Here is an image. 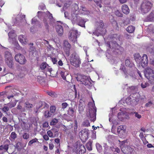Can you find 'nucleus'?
<instances>
[{"label":"nucleus","instance_id":"f257e3e1","mask_svg":"<svg viewBox=\"0 0 154 154\" xmlns=\"http://www.w3.org/2000/svg\"><path fill=\"white\" fill-rule=\"evenodd\" d=\"M153 6V3L148 0H144L141 4L139 10L142 14L148 12Z\"/></svg>","mask_w":154,"mask_h":154},{"label":"nucleus","instance_id":"f03ea898","mask_svg":"<svg viewBox=\"0 0 154 154\" xmlns=\"http://www.w3.org/2000/svg\"><path fill=\"white\" fill-rule=\"evenodd\" d=\"M72 23H76L78 25L81 27H84L86 20L79 16L78 14H73L72 17H71Z\"/></svg>","mask_w":154,"mask_h":154},{"label":"nucleus","instance_id":"7ed1b4c3","mask_svg":"<svg viewBox=\"0 0 154 154\" xmlns=\"http://www.w3.org/2000/svg\"><path fill=\"white\" fill-rule=\"evenodd\" d=\"M70 61L72 65L76 67L79 66L81 63V60L79 57L75 54H72L70 56Z\"/></svg>","mask_w":154,"mask_h":154},{"label":"nucleus","instance_id":"20e7f679","mask_svg":"<svg viewBox=\"0 0 154 154\" xmlns=\"http://www.w3.org/2000/svg\"><path fill=\"white\" fill-rule=\"evenodd\" d=\"M145 76L151 84L154 83V71L149 68H147L144 72Z\"/></svg>","mask_w":154,"mask_h":154},{"label":"nucleus","instance_id":"39448f33","mask_svg":"<svg viewBox=\"0 0 154 154\" xmlns=\"http://www.w3.org/2000/svg\"><path fill=\"white\" fill-rule=\"evenodd\" d=\"M14 59L17 62L20 64H24L26 62L25 56L20 53L16 54L15 56Z\"/></svg>","mask_w":154,"mask_h":154},{"label":"nucleus","instance_id":"423d86ee","mask_svg":"<svg viewBox=\"0 0 154 154\" xmlns=\"http://www.w3.org/2000/svg\"><path fill=\"white\" fill-rule=\"evenodd\" d=\"M117 132L121 138L124 137L126 135L125 126L124 125L119 126L117 128Z\"/></svg>","mask_w":154,"mask_h":154},{"label":"nucleus","instance_id":"0eeeda50","mask_svg":"<svg viewBox=\"0 0 154 154\" xmlns=\"http://www.w3.org/2000/svg\"><path fill=\"white\" fill-rule=\"evenodd\" d=\"M89 135L88 131L84 129L82 130L79 133V137L82 140L85 141L87 140Z\"/></svg>","mask_w":154,"mask_h":154},{"label":"nucleus","instance_id":"6e6552de","mask_svg":"<svg viewBox=\"0 0 154 154\" xmlns=\"http://www.w3.org/2000/svg\"><path fill=\"white\" fill-rule=\"evenodd\" d=\"M96 111V108L95 106L94 107V106H93V109L91 108L89 109V113L87 116L88 117L91 118V120L92 121H94L95 120Z\"/></svg>","mask_w":154,"mask_h":154},{"label":"nucleus","instance_id":"1a4fd4ad","mask_svg":"<svg viewBox=\"0 0 154 154\" xmlns=\"http://www.w3.org/2000/svg\"><path fill=\"white\" fill-rule=\"evenodd\" d=\"M6 141L8 142L9 144L6 143L4 145L0 146V154H3L4 152H8L9 146L10 143V141L8 139H7Z\"/></svg>","mask_w":154,"mask_h":154},{"label":"nucleus","instance_id":"9d476101","mask_svg":"<svg viewBox=\"0 0 154 154\" xmlns=\"http://www.w3.org/2000/svg\"><path fill=\"white\" fill-rule=\"evenodd\" d=\"M78 32L77 30H72L70 31L69 38L70 40L74 42L77 40V36Z\"/></svg>","mask_w":154,"mask_h":154},{"label":"nucleus","instance_id":"9b49d317","mask_svg":"<svg viewBox=\"0 0 154 154\" xmlns=\"http://www.w3.org/2000/svg\"><path fill=\"white\" fill-rule=\"evenodd\" d=\"M71 47V45L66 40L64 41L63 42V49L67 56H69V55Z\"/></svg>","mask_w":154,"mask_h":154},{"label":"nucleus","instance_id":"f8f14e48","mask_svg":"<svg viewBox=\"0 0 154 154\" xmlns=\"http://www.w3.org/2000/svg\"><path fill=\"white\" fill-rule=\"evenodd\" d=\"M60 74L62 79L68 82H70L72 79L71 75L69 74L67 72L61 71Z\"/></svg>","mask_w":154,"mask_h":154},{"label":"nucleus","instance_id":"ddd939ff","mask_svg":"<svg viewBox=\"0 0 154 154\" xmlns=\"http://www.w3.org/2000/svg\"><path fill=\"white\" fill-rule=\"evenodd\" d=\"M148 57L146 54H143L140 63L138 65L139 66L141 65L143 68L147 66L148 63Z\"/></svg>","mask_w":154,"mask_h":154},{"label":"nucleus","instance_id":"4468645a","mask_svg":"<svg viewBox=\"0 0 154 154\" xmlns=\"http://www.w3.org/2000/svg\"><path fill=\"white\" fill-rule=\"evenodd\" d=\"M47 134L50 137H54L58 135V131L55 128H53L48 131Z\"/></svg>","mask_w":154,"mask_h":154},{"label":"nucleus","instance_id":"2eb2a0df","mask_svg":"<svg viewBox=\"0 0 154 154\" xmlns=\"http://www.w3.org/2000/svg\"><path fill=\"white\" fill-rule=\"evenodd\" d=\"M75 152H79V154H84L86 152V149L84 146L82 144L77 145L76 147Z\"/></svg>","mask_w":154,"mask_h":154},{"label":"nucleus","instance_id":"dca6fc26","mask_svg":"<svg viewBox=\"0 0 154 154\" xmlns=\"http://www.w3.org/2000/svg\"><path fill=\"white\" fill-rule=\"evenodd\" d=\"M40 68L42 70H43L46 69L47 71L51 72L52 71V69L51 66H48V65L45 62L42 63L40 65Z\"/></svg>","mask_w":154,"mask_h":154},{"label":"nucleus","instance_id":"f3484780","mask_svg":"<svg viewBox=\"0 0 154 154\" xmlns=\"http://www.w3.org/2000/svg\"><path fill=\"white\" fill-rule=\"evenodd\" d=\"M79 8L77 4L75 3L72 6V14L71 17H72V15L73 14H77Z\"/></svg>","mask_w":154,"mask_h":154},{"label":"nucleus","instance_id":"a211bd4d","mask_svg":"<svg viewBox=\"0 0 154 154\" xmlns=\"http://www.w3.org/2000/svg\"><path fill=\"white\" fill-rule=\"evenodd\" d=\"M122 12L125 14L127 15L130 13V9L128 6L125 5H123L121 7Z\"/></svg>","mask_w":154,"mask_h":154},{"label":"nucleus","instance_id":"6ab92c4d","mask_svg":"<svg viewBox=\"0 0 154 154\" xmlns=\"http://www.w3.org/2000/svg\"><path fill=\"white\" fill-rule=\"evenodd\" d=\"M141 58L140 55L138 53H136L134 55V58L137 63L138 65L140 63Z\"/></svg>","mask_w":154,"mask_h":154},{"label":"nucleus","instance_id":"aec40b11","mask_svg":"<svg viewBox=\"0 0 154 154\" xmlns=\"http://www.w3.org/2000/svg\"><path fill=\"white\" fill-rule=\"evenodd\" d=\"M13 58L12 60L10 59L5 60L6 63L10 68L13 69L14 68V63L13 62Z\"/></svg>","mask_w":154,"mask_h":154},{"label":"nucleus","instance_id":"412c9836","mask_svg":"<svg viewBox=\"0 0 154 154\" xmlns=\"http://www.w3.org/2000/svg\"><path fill=\"white\" fill-rule=\"evenodd\" d=\"M125 65L127 66L131 69V71L133 68L134 67V64L129 59H126L125 60Z\"/></svg>","mask_w":154,"mask_h":154},{"label":"nucleus","instance_id":"4be33fe9","mask_svg":"<svg viewBox=\"0 0 154 154\" xmlns=\"http://www.w3.org/2000/svg\"><path fill=\"white\" fill-rule=\"evenodd\" d=\"M18 40L20 42L24 44H26L27 41V39L23 35H20L18 37Z\"/></svg>","mask_w":154,"mask_h":154},{"label":"nucleus","instance_id":"5701e85b","mask_svg":"<svg viewBox=\"0 0 154 154\" xmlns=\"http://www.w3.org/2000/svg\"><path fill=\"white\" fill-rule=\"evenodd\" d=\"M4 57L5 58V60L10 59L12 60V58H13L11 53L8 51L5 52Z\"/></svg>","mask_w":154,"mask_h":154},{"label":"nucleus","instance_id":"b1692460","mask_svg":"<svg viewBox=\"0 0 154 154\" xmlns=\"http://www.w3.org/2000/svg\"><path fill=\"white\" fill-rule=\"evenodd\" d=\"M57 32L59 35H61L63 33V29L62 26L60 25H57L56 26Z\"/></svg>","mask_w":154,"mask_h":154},{"label":"nucleus","instance_id":"393cba45","mask_svg":"<svg viewBox=\"0 0 154 154\" xmlns=\"http://www.w3.org/2000/svg\"><path fill=\"white\" fill-rule=\"evenodd\" d=\"M48 51L49 53H51L50 55L53 56L56 53L57 50L56 49L52 47L50 45H49L48 47Z\"/></svg>","mask_w":154,"mask_h":154},{"label":"nucleus","instance_id":"a878e982","mask_svg":"<svg viewBox=\"0 0 154 154\" xmlns=\"http://www.w3.org/2000/svg\"><path fill=\"white\" fill-rule=\"evenodd\" d=\"M126 30L129 33H133L135 30V27L133 26H128L126 29Z\"/></svg>","mask_w":154,"mask_h":154},{"label":"nucleus","instance_id":"bb28decb","mask_svg":"<svg viewBox=\"0 0 154 154\" xmlns=\"http://www.w3.org/2000/svg\"><path fill=\"white\" fill-rule=\"evenodd\" d=\"M17 137V134L14 132H12L10 136L9 139L11 141H12L14 140Z\"/></svg>","mask_w":154,"mask_h":154},{"label":"nucleus","instance_id":"cd10ccee","mask_svg":"<svg viewBox=\"0 0 154 154\" xmlns=\"http://www.w3.org/2000/svg\"><path fill=\"white\" fill-rule=\"evenodd\" d=\"M148 19L149 21H154V10H152L148 16Z\"/></svg>","mask_w":154,"mask_h":154},{"label":"nucleus","instance_id":"c85d7f7f","mask_svg":"<svg viewBox=\"0 0 154 154\" xmlns=\"http://www.w3.org/2000/svg\"><path fill=\"white\" fill-rule=\"evenodd\" d=\"M112 40L114 42H116L119 41V35L117 34H114L112 36Z\"/></svg>","mask_w":154,"mask_h":154},{"label":"nucleus","instance_id":"c756f323","mask_svg":"<svg viewBox=\"0 0 154 154\" xmlns=\"http://www.w3.org/2000/svg\"><path fill=\"white\" fill-rule=\"evenodd\" d=\"M110 149L115 154H117L120 152L119 149L118 147H115L113 146L110 147Z\"/></svg>","mask_w":154,"mask_h":154},{"label":"nucleus","instance_id":"7c9ffc66","mask_svg":"<svg viewBox=\"0 0 154 154\" xmlns=\"http://www.w3.org/2000/svg\"><path fill=\"white\" fill-rule=\"evenodd\" d=\"M43 21L45 24V29L47 32H49V26L47 22V19L46 18H44Z\"/></svg>","mask_w":154,"mask_h":154},{"label":"nucleus","instance_id":"2f4dec72","mask_svg":"<svg viewBox=\"0 0 154 154\" xmlns=\"http://www.w3.org/2000/svg\"><path fill=\"white\" fill-rule=\"evenodd\" d=\"M92 142L91 141H88V142L86 144V148L89 151H91L92 150Z\"/></svg>","mask_w":154,"mask_h":154},{"label":"nucleus","instance_id":"473e14b6","mask_svg":"<svg viewBox=\"0 0 154 154\" xmlns=\"http://www.w3.org/2000/svg\"><path fill=\"white\" fill-rule=\"evenodd\" d=\"M94 2L96 3L97 6L99 7V8H101L102 7V6L101 4L102 3V0H94Z\"/></svg>","mask_w":154,"mask_h":154},{"label":"nucleus","instance_id":"72a5a7b5","mask_svg":"<svg viewBox=\"0 0 154 154\" xmlns=\"http://www.w3.org/2000/svg\"><path fill=\"white\" fill-rule=\"evenodd\" d=\"M74 112V109L73 108H69L68 111V113L69 115L72 116H73Z\"/></svg>","mask_w":154,"mask_h":154},{"label":"nucleus","instance_id":"f704fd0d","mask_svg":"<svg viewBox=\"0 0 154 154\" xmlns=\"http://www.w3.org/2000/svg\"><path fill=\"white\" fill-rule=\"evenodd\" d=\"M38 142V140L36 138H35L32 140H30L28 143V145L29 146H31L32 145L33 143L36 142Z\"/></svg>","mask_w":154,"mask_h":154},{"label":"nucleus","instance_id":"c9c22d12","mask_svg":"<svg viewBox=\"0 0 154 154\" xmlns=\"http://www.w3.org/2000/svg\"><path fill=\"white\" fill-rule=\"evenodd\" d=\"M25 104V107L28 109L32 108L33 106V105L30 103L28 101H26Z\"/></svg>","mask_w":154,"mask_h":154},{"label":"nucleus","instance_id":"e433bc0d","mask_svg":"<svg viewBox=\"0 0 154 154\" xmlns=\"http://www.w3.org/2000/svg\"><path fill=\"white\" fill-rule=\"evenodd\" d=\"M82 125L83 126L85 127H88L90 126V123L88 120H86L82 123Z\"/></svg>","mask_w":154,"mask_h":154},{"label":"nucleus","instance_id":"4c0bfd02","mask_svg":"<svg viewBox=\"0 0 154 154\" xmlns=\"http://www.w3.org/2000/svg\"><path fill=\"white\" fill-rule=\"evenodd\" d=\"M115 14L118 17H122L123 16V14L118 10L115 11Z\"/></svg>","mask_w":154,"mask_h":154},{"label":"nucleus","instance_id":"58836bf2","mask_svg":"<svg viewBox=\"0 0 154 154\" xmlns=\"http://www.w3.org/2000/svg\"><path fill=\"white\" fill-rule=\"evenodd\" d=\"M50 58L53 64H57V61L56 57H53L52 56H50Z\"/></svg>","mask_w":154,"mask_h":154},{"label":"nucleus","instance_id":"ea45409f","mask_svg":"<svg viewBox=\"0 0 154 154\" xmlns=\"http://www.w3.org/2000/svg\"><path fill=\"white\" fill-rule=\"evenodd\" d=\"M56 110V107L55 106H52L50 107V112L52 113H54Z\"/></svg>","mask_w":154,"mask_h":154},{"label":"nucleus","instance_id":"a19ab883","mask_svg":"<svg viewBox=\"0 0 154 154\" xmlns=\"http://www.w3.org/2000/svg\"><path fill=\"white\" fill-rule=\"evenodd\" d=\"M46 14L49 19L52 20L53 19V17L52 14H51L49 11H47L46 12Z\"/></svg>","mask_w":154,"mask_h":154},{"label":"nucleus","instance_id":"79ce46f5","mask_svg":"<svg viewBox=\"0 0 154 154\" xmlns=\"http://www.w3.org/2000/svg\"><path fill=\"white\" fill-rule=\"evenodd\" d=\"M71 4V2L69 1L68 2H67L64 4V6L66 8H67L68 7H69Z\"/></svg>","mask_w":154,"mask_h":154},{"label":"nucleus","instance_id":"37998d69","mask_svg":"<svg viewBox=\"0 0 154 154\" xmlns=\"http://www.w3.org/2000/svg\"><path fill=\"white\" fill-rule=\"evenodd\" d=\"M44 114L45 117L46 118L51 117V115L49 111H45L44 112Z\"/></svg>","mask_w":154,"mask_h":154},{"label":"nucleus","instance_id":"c03bdc74","mask_svg":"<svg viewBox=\"0 0 154 154\" xmlns=\"http://www.w3.org/2000/svg\"><path fill=\"white\" fill-rule=\"evenodd\" d=\"M22 137L24 139L27 140L29 138V136L28 134L25 133L23 134Z\"/></svg>","mask_w":154,"mask_h":154},{"label":"nucleus","instance_id":"a18cd8bd","mask_svg":"<svg viewBox=\"0 0 154 154\" xmlns=\"http://www.w3.org/2000/svg\"><path fill=\"white\" fill-rule=\"evenodd\" d=\"M84 107L83 106H79V112L80 114H81L82 112L84 111Z\"/></svg>","mask_w":154,"mask_h":154},{"label":"nucleus","instance_id":"49530a36","mask_svg":"<svg viewBox=\"0 0 154 154\" xmlns=\"http://www.w3.org/2000/svg\"><path fill=\"white\" fill-rule=\"evenodd\" d=\"M149 84L147 82H142L141 84V86L143 88H146V87L149 86Z\"/></svg>","mask_w":154,"mask_h":154},{"label":"nucleus","instance_id":"de8ad7c7","mask_svg":"<svg viewBox=\"0 0 154 154\" xmlns=\"http://www.w3.org/2000/svg\"><path fill=\"white\" fill-rule=\"evenodd\" d=\"M58 122V120L56 119H53L51 122V125H55Z\"/></svg>","mask_w":154,"mask_h":154},{"label":"nucleus","instance_id":"09e8293b","mask_svg":"<svg viewBox=\"0 0 154 154\" xmlns=\"http://www.w3.org/2000/svg\"><path fill=\"white\" fill-rule=\"evenodd\" d=\"M20 144L21 143L20 142H18L16 143V148L18 150H20Z\"/></svg>","mask_w":154,"mask_h":154},{"label":"nucleus","instance_id":"8fccbe9b","mask_svg":"<svg viewBox=\"0 0 154 154\" xmlns=\"http://www.w3.org/2000/svg\"><path fill=\"white\" fill-rule=\"evenodd\" d=\"M63 130L64 131H69L70 128H68V126H66L63 125Z\"/></svg>","mask_w":154,"mask_h":154},{"label":"nucleus","instance_id":"3c124183","mask_svg":"<svg viewBox=\"0 0 154 154\" xmlns=\"http://www.w3.org/2000/svg\"><path fill=\"white\" fill-rule=\"evenodd\" d=\"M135 114V116L138 119H140L141 118L142 116L141 115H140L138 112H134Z\"/></svg>","mask_w":154,"mask_h":154},{"label":"nucleus","instance_id":"603ef678","mask_svg":"<svg viewBox=\"0 0 154 154\" xmlns=\"http://www.w3.org/2000/svg\"><path fill=\"white\" fill-rule=\"evenodd\" d=\"M9 109V107L7 106H4L2 108L3 111L4 112H7L8 111Z\"/></svg>","mask_w":154,"mask_h":154},{"label":"nucleus","instance_id":"864d4df0","mask_svg":"<svg viewBox=\"0 0 154 154\" xmlns=\"http://www.w3.org/2000/svg\"><path fill=\"white\" fill-rule=\"evenodd\" d=\"M68 105V104L64 102L62 103V108L63 109H65L67 107Z\"/></svg>","mask_w":154,"mask_h":154},{"label":"nucleus","instance_id":"5fc2aeb1","mask_svg":"<svg viewBox=\"0 0 154 154\" xmlns=\"http://www.w3.org/2000/svg\"><path fill=\"white\" fill-rule=\"evenodd\" d=\"M43 104V108H48L49 107V105L45 102H43L42 103Z\"/></svg>","mask_w":154,"mask_h":154},{"label":"nucleus","instance_id":"6e6d98bb","mask_svg":"<svg viewBox=\"0 0 154 154\" xmlns=\"http://www.w3.org/2000/svg\"><path fill=\"white\" fill-rule=\"evenodd\" d=\"M43 138L46 141L48 140H49V136L47 134L44 135L43 136Z\"/></svg>","mask_w":154,"mask_h":154},{"label":"nucleus","instance_id":"4d7b16f0","mask_svg":"<svg viewBox=\"0 0 154 154\" xmlns=\"http://www.w3.org/2000/svg\"><path fill=\"white\" fill-rule=\"evenodd\" d=\"M64 16L66 18L69 19V14L68 12L65 11L64 12Z\"/></svg>","mask_w":154,"mask_h":154},{"label":"nucleus","instance_id":"13d9d810","mask_svg":"<svg viewBox=\"0 0 154 154\" xmlns=\"http://www.w3.org/2000/svg\"><path fill=\"white\" fill-rule=\"evenodd\" d=\"M148 50L151 53H154V48H148Z\"/></svg>","mask_w":154,"mask_h":154},{"label":"nucleus","instance_id":"bf43d9fd","mask_svg":"<svg viewBox=\"0 0 154 154\" xmlns=\"http://www.w3.org/2000/svg\"><path fill=\"white\" fill-rule=\"evenodd\" d=\"M83 83H84L85 85H89V84H90V82L88 80L86 79L85 80V82L84 81Z\"/></svg>","mask_w":154,"mask_h":154},{"label":"nucleus","instance_id":"052dcab7","mask_svg":"<svg viewBox=\"0 0 154 154\" xmlns=\"http://www.w3.org/2000/svg\"><path fill=\"white\" fill-rule=\"evenodd\" d=\"M49 126L48 123L47 122L44 123L43 127L44 128H47Z\"/></svg>","mask_w":154,"mask_h":154},{"label":"nucleus","instance_id":"680f3d73","mask_svg":"<svg viewBox=\"0 0 154 154\" xmlns=\"http://www.w3.org/2000/svg\"><path fill=\"white\" fill-rule=\"evenodd\" d=\"M54 147V145L52 143H50L49 144V148L50 150H52Z\"/></svg>","mask_w":154,"mask_h":154},{"label":"nucleus","instance_id":"e2e57ef3","mask_svg":"<svg viewBox=\"0 0 154 154\" xmlns=\"http://www.w3.org/2000/svg\"><path fill=\"white\" fill-rule=\"evenodd\" d=\"M55 142L57 144H59V145H60V140L59 138H56L54 140Z\"/></svg>","mask_w":154,"mask_h":154},{"label":"nucleus","instance_id":"0e129e2a","mask_svg":"<svg viewBox=\"0 0 154 154\" xmlns=\"http://www.w3.org/2000/svg\"><path fill=\"white\" fill-rule=\"evenodd\" d=\"M152 102L151 101H149L148 103H147L146 104V107H149V106H151L152 105Z\"/></svg>","mask_w":154,"mask_h":154},{"label":"nucleus","instance_id":"69168bd1","mask_svg":"<svg viewBox=\"0 0 154 154\" xmlns=\"http://www.w3.org/2000/svg\"><path fill=\"white\" fill-rule=\"evenodd\" d=\"M55 94V92L51 91V92H50L48 93V94L51 96H54Z\"/></svg>","mask_w":154,"mask_h":154},{"label":"nucleus","instance_id":"338daca9","mask_svg":"<svg viewBox=\"0 0 154 154\" xmlns=\"http://www.w3.org/2000/svg\"><path fill=\"white\" fill-rule=\"evenodd\" d=\"M59 66H62L63 65V63L62 61L61 60H60L57 63Z\"/></svg>","mask_w":154,"mask_h":154},{"label":"nucleus","instance_id":"774afa93","mask_svg":"<svg viewBox=\"0 0 154 154\" xmlns=\"http://www.w3.org/2000/svg\"><path fill=\"white\" fill-rule=\"evenodd\" d=\"M120 70L122 71L126 69V68L124 65H122L120 68Z\"/></svg>","mask_w":154,"mask_h":154}]
</instances>
